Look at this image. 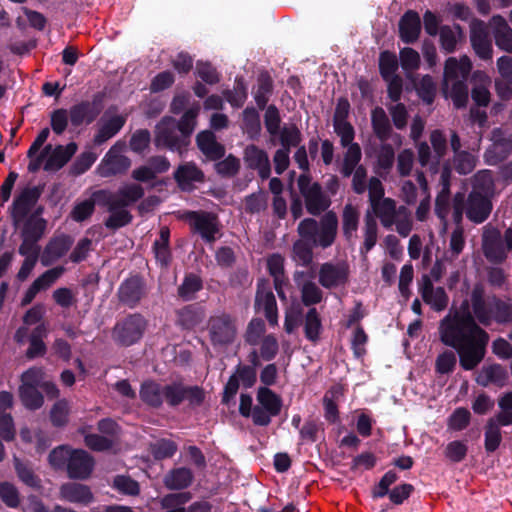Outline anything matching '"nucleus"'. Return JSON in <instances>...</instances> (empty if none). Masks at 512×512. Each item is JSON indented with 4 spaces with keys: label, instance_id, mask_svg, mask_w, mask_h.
Segmentation results:
<instances>
[{
    "label": "nucleus",
    "instance_id": "9b49d317",
    "mask_svg": "<svg viewBox=\"0 0 512 512\" xmlns=\"http://www.w3.org/2000/svg\"><path fill=\"white\" fill-rule=\"evenodd\" d=\"M43 190L44 185L25 187L14 198L10 208L11 220L14 227H19L20 224H22V222L29 216L31 210L40 199Z\"/></svg>",
    "mask_w": 512,
    "mask_h": 512
},
{
    "label": "nucleus",
    "instance_id": "5701e85b",
    "mask_svg": "<svg viewBox=\"0 0 512 512\" xmlns=\"http://www.w3.org/2000/svg\"><path fill=\"white\" fill-rule=\"evenodd\" d=\"M78 145L70 142L67 145H56L52 147L43 165L46 172H57L61 170L76 154Z\"/></svg>",
    "mask_w": 512,
    "mask_h": 512
},
{
    "label": "nucleus",
    "instance_id": "f03ea898",
    "mask_svg": "<svg viewBox=\"0 0 512 512\" xmlns=\"http://www.w3.org/2000/svg\"><path fill=\"white\" fill-rule=\"evenodd\" d=\"M139 396L147 406L159 409L165 402L169 407L176 408L187 401L190 409H196L203 405L206 393L203 387L198 385H186L183 381H172L160 384L154 380L144 381L141 384Z\"/></svg>",
    "mask_w": 512,
    "mask_h": 512
},
{
    "label": "nucleus",
    "instance_id": "49530a36",
    "mask_svg": "<svg viewBox=\"0 0 512 512\" xmlns=\"http://www.w3.org/2000/svg\"><path fill=\"white\" fill-rule=\"evenodd\" d=\"M18 393L21 403L28 410H38L44 404V397L37 387L19 386Z\"/></svg>",
    "mask_w": 512,
    "mask_h": 512
},
{
    "label": "nucleus",
    "instance_id": "72a5a7b5",
    "mask_svg": "<svg viewBox=\"0 0 512 512\" xmlns=\"http://www.w3.org/2000/svg\"><path fill=\"white\" fill-rule=\"evenodd\" d=\"M464 38L463 28L459 24L453 27L443 25L440 27L439 42L441 49L450 54L455 52L457 43Z\"/></svg>",
    "mask_w": 512,
    "mask_h": 512
},
{
    "label": "nucleus",
    "instance_id": "423d86ee",
    "mask_svg": "<svg viewBox=\"0 0 512 512\" xmlns=\"http://www.w3.org/2000/svg\"><path fill=\"white\" fill-rule=\"evenodd\" d=\"M207 331L212 346H229L237 337L236 318L227 312L211 315L207 321Z\"/></svg>",
    "mask_w": 512,
    "mask_h": 512
},
{
    "label": "nucleus",
    "instance_id": "412c9836",
    "mask_svg": "<svg viewBox=\"0 0 512 512\" xmlns=\"http://www.w3.org/2000/svg\"><path fill=\"white\" fill-rule=\"evenodd\" d=\"M470 42L474 52L481 60L487 61L492 59V43L483 21L475 20L471 24Z\"/></svg>",
    "mask_w": 512,
    "mask_h": 512
},
{
    "label": "nucleus",
    "instance_id": "4c0bfd02",
    "mask_svg": "<svg viewBox=\"0 0 512 512\" xmlns=\"http://www.w3.org/2000/svg\"><path fill=\"white\" fill-rule=\"evenodd\" d=\"M177 320L176 323L182 329L191 330L196 327L203 318V312L201 308L195 304L186 305L176 312Z\"/></svg>",
    "mask_w": 512,
    "mask_h": 512
},
{
    "label": "nucleus",
    "instance_id": "052dcab7",
    "mask_svg": "<svg viewBox=\"0 0 512 512\" xmlns=\"http://www.w3.org/2000/svg\"><path fill=\"white\" fill-rule=\"evenodd\" d=\"M279 134L282 148L288 149V151H290L291 147H298L302 141V133L295 124L283 127Z\"/></svg>",
    "mask_w": 512,
    "mask_h": 512
},
{
    "label": "nucleus",
    "instance_id": "5fc2aeb1",
    "mask_svg": "<svg viewBox=\"0 0 512 512\" xmlns=\"http://www.w3.org/2000/svg\"><path fill=\"white\" fill-rule=\"evenodd\" d=\"M398 61L396 55L390 51H383L379 56V72L383 80L398 76Z\"/></svg>",
    "mask_w": 512,
    "mask_h": 512
},
{
    "label": "nucleus",
    "instance_id": "0eeeda50",
    "mask_svg": "<svg viewBox=\"0 0 512 512\" xmlns=\"http://www.w3.org/2000/svg\"><path fill=\"white\" fill-rule=\"evenodd\" d=\"M297 185L309 214L318 216L330 207V198L325 195L320 183L312 182V177L309 173L299 175Z\"/></svg>",
    "mask_w": 512,
    "mask_h": 512
},
{
    "label": "nucleus",
    "instance_id": "bf43d9fd",
    "mask_svg": "<svg viewBox=\"0 0 512 512\" xmlns=\"http://www.w3.org/2000/svg\"><path fill=\"white\" fill-rule=\"evenodd\" d=\"M466 81L467 80L459 79L454 81L451 85L450 96L457 109L465 108L468 103L469 90Z\"/></svg>",
    "mask_w": 512,
    "mask_h": 512
},
{
    "label": "nucleus",
    "instance_id": "338daca9",
    "mask_svg": "<svg viewBox=\"0 0 512 512\" xmlns=\"http://www.w3.org/2000/svg\"><path fill=\"white\" fill-rule=\"evenodd\" d=\"M457 363L455 352L452 350H445L440 353L435 361V371L438 374H450L454 371Z\"/></svg>",
    "mask_w": 512,
    "mask_h": 512
},
{
    "label": "nucleus",
    "instance_id": "f8f14e48",
    "mask_svg": "<svg viewBox=\"0 0 512 512\" xmlns=\"http://www.w3.org/2000/svg\"><path fill=\"white\" fill-rule=\"evenodd\" d=\"M116 295L121 305L134 309L147 297L148 288L143 277L131 275L120 283Z\"/></svg>",
    "mask_w": 512,
    "mask_h": 512
},
{
    "label": "nucleus",
    "instance_id": "a18cd8bd",
    "mask_svg": "<svg viewBox=\"0 0 512 512\" xmlns=\"http://www.w3.org/2000/svg\"><path fill=\"white\" fill-rule=\"evenodd\" d=\"M21 238L39 241L45 233L47 221L44 218L27 217L23 222Z\"/></svg>",
    "mask_w": 512,
    "mask_h": 512
},
{
    "label": "nucleus",
    "instance_id": "4468645a",
    "mask_svg": "<svg viewBox=\"0 0 512 512\" xmlns=\"http://www.w3.org/2000/svg\"><path fill=\"white\" fill-rule=\"evenodd\" d=\"M254 308L256 312L263 311L266 320L271 326L278 322V309L271 283L266 278L257 281Z\"/></svg>",
    "mask_w": 512,
    "mask_h": 512
},
{
    "label": "nucleus",
    "instance_id": "37998d69",
    "mask_svg": "<svg viewBox=\"0 0 512 512\" xmlns=\"http://www.w3.org/2000/svg\"><path fill=\"white\" fill-rule=\"evenodd\" d=\"M199 113V107H191L187 109L181 118L176 121L174 119L173 126L177 127V130L180 132L186 140L191 143V135L193 134L196 127V118Z\"/></svg>",
    "mask_w": 512,
    "mask_h": 512
},
{
    "label": "nucleus",
    "instance_id": "7ed1b4c3",
    "mask_svg": "<svg viewBox=\"0 0 512 512\" xmlns=\"http://www.w3.org/2000/svg\"><path fill=\"white\" fill-rule=\"evenodd\" d=\"M471 308L479 324L488 327L493 322L499 325L512 324V300H503L493 295L485 298V288L476 283L470 294Z\"/></svg>",
    "mask_w": 512,
    "mask_h": 512
},
{
    "label": "nucleus",
    "instance_id": "e2e57ef3",
    "mask_svg": "<svg viewBox=\"0 0 512 512\" xmlns=\"http://www.w3.org/2000/svg\"><path fill=\"white\" fill-rule=\"evenodd\" d=\"M97 155L91 151L81 153L70 166V174L79 176L88 171L95 163Z\"/></svg>",
    "mask_w": 512,
    "mask_h": 512
},
{
    "label": "nucleus",
    "instance_id": "20e7f679",
    "mask_svg": "<svg viewBox=\"0 0 512 512\" xmlns=\"http://www.w3.org/2000/svg\"><path fill=\"white\" fill-rule=\"evenodd\" d=\"M338 218L335 212L328 211L320 220V225L314 218L303 219L297 228L302 241L319 245L322 248L330 247L336 238Z\"/></svg>",
    "mask_w": 512,
    "mask_h": 512
},
{
    "label": "nucleus",
    "instance_id": "79ce46f5",
    "mask_svg": "<svg viewBox=\"0 0 512 512\" xmlns=\"http://www.w3.org/2000/svg\"><path fill=\"white\" fill-rule=\"evenodd\" d=\"M46 334V327L44 324H40L35 327L29 338V347L26 351V357L28 359H35L37 357L44 356L47 351V347L43 342L42 338Z\"/></svg>",
    "mask_w": 512,
    "mask_h": 512
},
{
    "label": "nucleus",
    "instance_id": "2eb2a0df",
    "mask_svg": "<svg viewBox=\"0 0 512 512\" xmlns=\"http://www.w3.org/2000/svg\"><path fill=\"white\" fill-rule=\"evenodd\" d=\"M104 95L96 93L93 95L92 100H84L73 105L69 110L70 122L74 127H79L82 124L93 123L103 110Z\"/></svg>",
    "mask_w": 512,
    "mask_h": 512
},
{
    "label": "nucleus",
    "instance_id": "6e6d98bb",
    "mask_svg": "<svg viewBox=\"0 0 512 512\" xmlns=\"http://www.w3.org/2000/svg\"><path fill=\"white\" fill-rule=\"evenodd\" d=\"M377 222L376 220L368 213L365 216V227H364V242L361 247V253H368L377 243Z\"/></svg>",
    "mask_w": 512,
    "mask_h": 512
},
{
    "label": "nucleus",
    "instance_id": "7c9ffc66",
    "mask_svg": "<svg viewBox=\"0 0 512 512\" xmlns=\"http://www.w3.org/2000/svg\"><path fill=\"white\" fill-rule=\"evenodd\" d=\"M508 379V373L505 367L500 364H491L484 366L477 377V383L482 387H487L494 384L498 387H503Z\"/></svg>",
    "mask_w": 512,
    "mask_h": 512
},
{
    "label": "nucleus",
    "instance_id": "0e129e2a",
    "mask_svg": "<svg viewBox=\"0 0 512 512\" xmlns=\"http://www.w3.org/2000/svg\"><path fill=\"white\" fill-rule=\"evenodd\" d=\"M68 446L61 445L54 448L48 455L49 464L54 469H66L69 463L71 451Z\"/></svg>",
    "mask_w": 512,
    "mask_h": 512
},
{
    "label": "nucleus",
    "instance_id": "e433bc0d",
    "mask_svg": "<svg viewBox=\"0 0 512 512\" xmlns=\"http://www.w3.org/2000/svg\"><path fill=\"white\" fill-rule=\"evenodd\" d=\"M371 124L375 136L382 142L390 139L392 127L388 116L381 107L373 109L371 114Z\"/></svg>",
    "mask_w": 512,
    "mask_h": 512
},
{
    "label": "nucleus",
    "instance_id": "58836bf2",
    "mask_svg": "<svg viewBox=\"0 0 512 512\" xmlns=\"http://www.w3.org/2000/svg\"><path fill=\"white\" fill-rule=\"evenodd\" d=\"M225 100L233 108H241L248 98V91L245 80L242 76H237L234 81V88L225 89L222 92Z\"/></svg>",
    "mask_w": 512,
    "mask_h": 512
},
{
    "label": "nucleus",
    "instance_id": "4d7b16f0",
    "mask_svg": "<svg viewBox=\"0 0 512 512\" xmlns=\"http://www.w3.org/2000/svg\"><path fill=\"white\" fill-rule=\"evenodd\" d=\"M195 74L205 84L215 85L220 82L221 75L217 69L208 61H197Z\"/></svg>",
    "mask_w": 512,
    "mask_h": 512
},
{
    "label": "nucleus",
    "instance_id": "3c124183",
    "mask_svg": "<svg viewBox=\"0 0 512 512\" xmlns=\"http://www.w3.org/2000/svg\"><path fill=\"white\" fill-rule=\"evenodd\" d=\"M359 212L352 204H346L342 212V230L346 239H350L357 231Z\"/></svg>",
    "mask_w": 512,
    "mask_h": 512
},
{
    "label": "nucleus",
    "instance_id": "de8ad7c7",
    "mask_svg": "<svg viewBox=\"0 0 512 512\" xmlns=\"http://www.w3.org/2000/svg\"><path fill=\"white\" fill-rule=\"evenodd\" d=\"M118 208L127 207L144 196V189L139 184H130L120 188L116 193Z\"/></svg>",
    "mask_w": 512,
    "mask_h": 512
},
{
    "label": "nucleus",
    "instance_id": "39448f33",
    "mask_svg": "<svg viewBox=\"0 0 512 512\" xmlns=\"http://www.w3.org/2000/svg\"><path fill=\"white\" fill-rule=\"evenodd\" d=\"M148 327L141 313H130L116 321L111 336L116 345L130 347L141 341Z\"/></svg>",
    "mask_w": 512,
    "mask_h": 512
},
{
    "label": "nucleus",
    "instance_id": "4be33fe9",
    "mask_svg": "<svg viewBox=\"0 0 512 512\" xmlns=\"http://www.w3.org/2000/svg\"><path fill=\"white\" fill-rule=\"evenodd\" d=\"M492 202L489 197L470 192L465 205L466 217L473 223H483L490 215Z\"/></svg>",
    "mask_w": 512,
    "mask_h": 512
},
{
    "label": "nucleus",
    "instance_id": "1a4fd4ad",
    "mask_svg": "<svg viewBox=\"0 0 512 512\" xmlns=\"http://www.w3.org/2000/svg\"><path fill=\"white\" fill-rule=\"evenodd\" d=\"M174 118L163 117L156 125L154 145L158 149H168L177 152L180 156L186 153L190 143L180 134L177 127L173 126Z\"/></svg>",
    "mask_w": 512,
    "mask_h": 512
},
{
    "label": "nucleus",
    "instance_id": "bb28decb",
    "mask_svg": "<svg viewBox=\"0 0 512 512\" xmlns=\"http://www.w3.org/2000/svg\"><path fill=\"white\" fill-rule=\"evenodd\" d=\"M60 498L82 505H88L94 500L93 493L89 486L76 482H67L60 486Z\"/></svg>",
    "mask_w": 512,
    "mask_h": 512
},
{
    "label": "nucleus",
    "instance_id": "aec40b11",
    "mask_svg": "<svg viewBox=\"0 0 512 512\" xmlns=\"http://www.w3.org/2000/svg\"><path fill=\"white\" fill-rule=\"evenodd\" d=\"M73 238L68 234H60L52 237L44 247L41 264L43 266H50L58 259L67 254L73 245Z\"/></svg>",
    "mask_w": 512,
    "mask_h": 512
},
{
    "label": "nucleus",
    "instance_id": "8fccbe9b",
    "mask_svg": "<svg viewBox=\"0 0 512 512\" xmlns=\"http://www.w3.org/2000/svg\"><path fill=\"white\" fill-rule=\"evenodd\" d=\"M362 153L361 148L358 143L351 144L347 151L344 154L343 164L341 166L340 172L343 177H350L356 168L359 166V162L361 160Z\"/></svg>",
    "mask_w": 512,
    "mask_h": 512
},
{
    "label": "nucleus",
    "instance_id": "f704fd0d",
    "mask_svg": "<svg viewBox=\"0 0 512 512\" xmlns=\"http://www.w3.org/2000/svg\"><path fill=\"white\" fill-rule=\"evenodd\" d=\"M126 117L123 115H115L105 121L94 136V143L101 145L114 137L125 125Z\"/></svg>",
    "mask_w": 512,
    "mask_h": 512
},
{
    "label": "nucleus",
    "instance_id": "864d4df0",
    "mask_svg": "<svg viewBox=\"0 0 512 512\" xmlns=\"http://www.w3.org/2000/svg\"><path fill=\"white\" fill-rule=\"evenodd\" d=\"M484 447L487 453L495 452L502 442V432L492 420H487L484 427Z\"/></svg>",
    "mask_w": 512,
    "mask_h": 512
},
{
    "label": "nucleus",
    "instance_id": "b1692460",
    "mask_svg": "<svg viewBox=\"0 0 512 512\" xmlns=\"http://www.w3.org/2000/svg\"><path fill=\"white\" fill-rule=\"evenodd\" d=\"M196 145L209 161H218L225 156V146L217 141L211 130L200 131L196 136Z\"/></svg>",
    "mask_w": 512,
    "mask_h": 512
},
{
    "label": "nucleus",
    "instance_id": "69168bd1",
    "mask_svg": "<svg viewBox=\"0 0 512 512\" xmlns=\"http://www.w3.org/2000/svg\"><path fill=\"white\" fill-rule=\"evenodd\" d=\"M318 245H312L310 242L297 240L293 245V253L300 265L308 267L313 261V247Z\"/></svg>",
    "mask_w": 512,
    "mask_h": 512
},
{
    "label": "nucleus",
    "instance_id": "680f3d73",
    "mask_svg": "<svg viewBox=\"0 0 512 512\" xmlns=\"http://www.w3.org/2000/svg\"><path fill=\"white\" fill-rule=\"evenodd\" d=\"M151 143V134L147 129L136 130L129 140V148L136 154H143Z\"/></svg>",
    "mask_w": 512,
    "mask_h": 512
},
{
    "label": "nucleus",
    "instance_id": "ea45409f",
    "mask_svg": "<svg viewBox=\"0 0 512 512\" xmlns=\"http://www.w3.org/2000/svg\"><path fill=\"white\" fill-rule=\"evenodd\" d=\"M323 329L322 319L315 307L308 309L304 316V334L305 337L316 343L320 339V335Z\"/></svg>",
    "mask_w": 512,
    "mask_h": 512
},
{
    "label": "nucleus",
    "instance_id": "a211bd4d",
    "mask_svg": "<svg viewBox=\"0 0 512 512\" xmlns=\"http://www.w3.org/2000/svg\"><path fill=\"white\" fill-rule=\"evenodd\" d=\"M419 293L424 303L436 312L444 311L448 307L449 296L443 287H434L431 278L424 274L419 286Z\"/></svg>",
    "mask_w": 512,
    "mask_h": 512
},
{
    "label": "nucleus",
    "instance_id": "ddd939ff",
    "mask_svg": "<svg viewBox=\"0 0 512 512\" xmlns=\"http://www.w3.org/2000/svg\"><path fill=\"white\" fill-rule=\"evenodd\" d=\"M125 146L124 142L117 141L105 154L98 166V173L101 177L108 178L128 171L131 160L129 157L120 154Z\"/></svg>",
    "mask_w": 512,
    "mask_h": 512
},
{
    "label": "nucleus",
    "instance_id": "9d476101",
    "mask_svg": "<svg viewBox=\"0 0 512 512\" xmlns=\"http://www.w3.org/2000/svg\"><path fill=\"white\" fill-rule=\"evenodd\" d=\"M182 219L187 221L193 230L198 233L206 243H213L220 232L219 220L216 214L203 210L185 211Z\"/></svg>",
    "mask_w": 512,
    "mask_h": 512
},
{
    "label": "nucleus",
    "instance_id": "dca6fc26",
    "mask_svg": "<svg viewBox=\"0 0 512 512\" xmlns=\"http://www.w3.org/2000/svg\"><path fill=\"white\" fill-rule=\"evenodd\" d=\"M349 267L346 263L325 262L318 272V282L326 289L345 286L349 281Z\"/></svg>",
    "mask_w": 512,
    "mask_h": 512
},
{
    "label": "nucleus",
    "instance_id": "6ab92c4d",
    "mask_svg": "<svg viewBox=\"0 0 512 512\" xmlns=\"http://www.w3.org/2000/svg\"><path fill=\"white\" fill-rule=\"evenodd\" d=\"M422 30V22L417 11L409 9L404 12L398 22V35L405 44L418 41Z\"/></svg>",
    "mask_w": 512,
    "mask_h": 512
},
{
    "label": "nucleus",
    "instance_id": "a19ab883",
    "mask_svg": "<svg viewBox=\"0 0 512 512\" xmlns=\"http://www.w3.org/2000/svg\"><path fill=\"white\" fill-rule=\"evenodd\" d=\"M273 92V80L267 71L261 72L257 78V90L254 99L259 109L266 108L270 95Z\"/></svg>",
    "mask_w": 512,
    "mask_h": 512
},
{
    "label": "nucleus",
    "instance_id": "09e8293b",
    "mask_svg": "<svg viewBox=\"0 0 512 512\" xmlns=\"http://www.w3.org/2000/svg\"><path fill=\"white\" fill-rule=\"evenodd\" d=\"M301 302L306 307H313L323 300V291L311 280L304 281L300 286Z\"/></svg>",
    "mask_w": 512,
    "mask_h": 512
},
{
    "label": "nucleus",
    "instance_id": "774afa93",
    "mask_svg": "<svg viewBox=\"0 0 512 512\" xmlns=\"http://www.w3.org/2000/svg\"><path fill=\"white\" fill-rule=\"evenodd\" d=\"M419 98L426 104H432L436 95V86L430 75H424L416 85Z\"/></svg>",
    "mask_w": 512,
    "mask_h": 512
},
{
    "label": "nucleus",
    "instance_id": "a878e982",
    "mask_svg": "<svg viewBox=\"0 0 512 512\" xmlns=\"http://www.w3.org/2000/svg\"><path fill=\"white\" fill-rule=\"evenodd\" d=\"M244 160L248 168L258 171L262 179L269 178L271 165L266 151L256 145H249L244 151Z\"/></svg>",
    "mask_w": 512,
    "mask_h": 512
},
{
    "label": "nucleus",
    "instance_id": "603ef678",
    "mask_svg": "<svg viewBox=\"0 0 512 512\" xmlns=\"http://www.w3.org/2000/svg\"><path fill=\"white\" fill-rule=\"evenodd\" d=\"M494 191V179L489 170H483L475 174L472 191L491 198Z\"/></svg>",
    "mask_w": 512,
    "mask_h": 512
},
{
    "label": "nucleus",
    "instance_id": "c85d7f7f",
    "mask_svg": "<svg viewBox=\"0 0 512 512\" xmlns=\"http://www.w3.org/2000/svg\"><path fill=\"white\" fill-rule=\"evenodd\" d=\"M471 70L472 63L469 57L462 56L459 60L455 57H449L444 66V79L445 81L467 80Z\"/></svg>",
    "mask_w": 512,
    "mask_h": 512
},
{
    "label": "nucleus",
    "instance_id": "c03bdc74",
    "mask_svg": "<svg viewBox=\"0 0 512 512\" xmlns=\"http://www.w3.org/2000/svg\"><path fill=\"white\" fill-rule=\"evenodd\" d=\"M203 289L201 277L194 273H188L184 276L181 285L177 289L178 296L184 301H190L195 298V294Z\"/></svg>",
    "mask_w": 512,
    "mask_h": 512
},
{
    "label": "nucleus",
    "instance_id": "cd10ccee",
    "mask_svg": "<svg viewBox=\"0 0 512 512\" xmlns=\"http://www.w3.org/2000/svg\"><path fill=\"white\" fill-rule=\"evenodd\" d=\"M370 206L385 228H391L395 223V218L406 212L404 206H400L397 209L396 201L392 198H384Z\"/></svg>",
    "mask_w": 512,
    "mask_h": 512
},
{
    "label": "nucleus",
    "instance_id": "c9c22d12",
    "mask_svg": "<svg viewBox=\"0 0 512 512\" xmlns=\"http://www.w3.org/2000/svg\"><path fill=\"white\" fill-rule=\"evenodd\" d=\"M13 464L17 477L23 484L35 490H40L42 488V480L35 473L30 463L14 457Z\"/></svg>",
    "mask_w": 512,
    "mask_h": 512
},
{
    "label": "nucleus",
    "instance_id": "2f4dec72",
    "mask_svg": "<svg viewBox=\"0 0 512 512\" xmlns=\"http://www.w3.org/2000/svg\"><path fill=\"white\" fill-rule=\"evenodd\" d=\"M193 472L187 467H179L170 470L164 477V485L170 490H182L188 488L193 482Z\"/></svg>",
    "mask_w": 512,
    "mask_h": 512
},
{
    "label": "nucleus",
    "instance_id": "473e14b6",
    "mask_svg": "<svg viewBox=\"0 0 512 512\" xmlns=\"http://www.w3.org/2000/svg\"><path fill=\"white\" fill-rule=\"evenodd\" d=\"M495 24L494 39L496 46L507 53H512V29L505 18L495 15L492 18Z\"/></svg>",
    "mask_w": 512,
    "mask_h": 512
},
{
    "label": "nucleus",
    "instance_id": "393cba45",
    "mask_svg": "<svg viewBox=\"0 0 512 512\" xmlns=\"http://www.w3.org/2000/svg\"><path fill=\"white\" fill-rule=\"evenodd\" d=\"M174 180L182 191H190L193 183L205 181L204 172L194 163L186 162L177 167L173 173Z\"/></svg>",
    "mask_w": 512,
    "mask_h": 512
},
{
    "label": "nucleus",
    "instance_id": "6e6552de",
    "mask_svg": "<svg viewBox=\"0 0 512 512\" xmlns=\"http://www.w3.org/2000/svg\"><path fill=\"white\" fill-rule=\"evenodd\" d=\"M256 400L258 404L254 406V425L267 427L273 417L280 415L283 407L282 397L268 387H259Z\"/></svg>",
    "mask_w": 512,
    "mask_h": 512
},
{
    "label": "nucleus",
    "instance_id": "c756f323",
    "mask_svg": "<svg viewBox=\"0 0 512 512\" xmlns=\"http://www.w3.org/2000/svg\"><path fill=\"white\" fill-rule=\"evenodd\" d=\"M483 249L486 258L491 262L502 263L507 258L508 250L498 231L484 238Z\"/></svg>",
    "mask_w": 512,
    "mask_h": 512
},
{
    "label": "nucleus",
    "instance_id": "13d9d810",
    "mask_svg": "<svg viewBox=\"0 0 512 512\" xmlns=\"http://www.w3.org/2000/svg\"><path fill=\"white\" fill-rule=\"evenodd\" d=\"M214 169L223 178L234 177L240 169V161L237 157L229 154L223 160L215 161Z\"/></svg>",
    "mask_w": 512,
    "mask_h": 512
},
{
    "label": "nucleus",
    "instance_id": "f257e3e1",
    "mask_svg": "<svg viewBox=\"0 0 512 512\" xmlns=\"http://www.w3.org/2000/svg\"><path fill=\"white\" fill-rule=\"evenodd\" d=\"M480 325L467 300L440 320V341L456 351L463 370L475 369L485 357L489 334Z\"/></svg>",
    "mask_w": 512,
    "mask_h": 512
},
{
    "label": "nucleus",
    "instance_id": "f3484780",
    "mask_svg": "<svg viewBox=\"0 0 512 512\" xmlns=\"http://www.w3.org/2000/svg\"><path fill=\"white\" fill-rule=\"evenodd\" d=\"M94 466L92 455L83 449H73L66 468L67 476L73 480H86L91 476Z\"/></svg>",
    "mask_w": 512,
    "mask_h": 512
}]
</instances>
